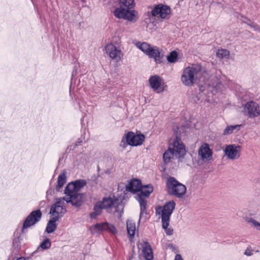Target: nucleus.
Listing matches in <instances>:
<instances>
[{"mask_svg":"<svg viewBox=\"0 0 260 260\" xmlns=\"http://www.w3.org/2000/svg\"><path fill=\"white\" fill-rule=\"evenodd\" d=\"M100 171V168L99 166H98V167H97V171H98V173H99Z\"/></svg>","mask_w":260,"mask_h":260,"instance_id":"48","label":"nucleus"},{"mask_svg":"<svg viewBox=\"0 0 260 260\" xmlns=\"http://www.w3.org/2000/svg\"><path fill=\"white\" fill-rule=\"evenodd\" d=\"M166 189L169 195L178 198H183L186 191V186L173 177L168 178L166 181Z\"/></svg>","mask_w":260,"mask_h":260,"instance_id":"4","label":"nucleus"},{"mask_svg":"<svg viewBox=\"0 0 260 260\" xmlns=\"http://www.w3.org/2000/svg\"><path fill=\"white\" fill-rule=\"evenodd\" d=\"M51 243L49 238H46L43 240L42 242L39 245L38 249L41 248L43 250L49 249L51 247Z\"/></svg>","mask_w":260,"mask_h":260,"instance_id":"31","label":"nucleus"},{"mask_svg":"<svg viewBox=\"0 0 260 260\" xmlns=\"http://www.w3.org/2000/svg\"><path fill=\"white\" fill-rule=\"evenodd\" d=\"M171 149L176 158L183 157L185 154L184 145L182 143L180 144L177 140L174 142Z\"/></svg>","mask_w":260,"mask_h":260,"instance_id":"15","label":"nucleus"},{"mask_svg":"<svg viewBox=\"0 0 260 260\" xmlns=\"http://www.w3.org/2000/svg\"><path fill=\"white\" fill-rule=\"evenodd\" d=\"M153 188L151 184H147L143 185L138 191L136 196H141V198H148L150 194L153 192Z\"/></svg>","mask_w":260,"mask_h":260,"instance_id":"19","label":"nucleus"},{"mask_svg":"<svg viewBox=\"0 0 260 260\" xmlns=\"http://www.w3.org/2000/svg\"><path fill=\"white\" fill-rule=\"evenodd\" d=\"M149 58H153L156 63L163 61V55L160 54L159 49L156 46L151 47L146 54Z\"/></svg>","mask_w":260,"mask_h":260,"instance_id":"14","label":"nucleus"},{"mask_svg":"<svg viewBox=\"0 0 260 260\" xmlns=\"http://www.w3.org/2000/svg\"><path fill=\"white\" fill-rule=\"evenodd\" d=\"M135 199L138 201L140 206V213L139 220V222H140L143 215L148 214L147 212V202L146 198H141V196H136Z\"/></svg>","mask_w":260,"mask_h":260,"instance_id":"20","label":"nucleus"},{"mask_svg":"<svg viewBox=\"0 0 260 260\" xmlns=\"http://www.w3.org/2000/svg\"><path fill=\"white\" fill-rule=\"evenodd\" d=\"M167 247L172 250V251L177 253L179 252L177 247L173 244L170 243L168 245Z\"/></svg>","mask_w":260,"mask_h":260,"instance_id":"37","label":"nucleus"},{"mask_svg":"<svg viewBox=\"0 0 260 260\" xmlns=\"http://www.w3.org/2000/svg\"><path fill=\"white\" fill-rule=\"evenodd\" d=\"M129 260H131V259H129Z\"/></svg>","mask_w":260,"mask_h":260,"instance_id":"50","label":"nucleus"},{"mask_svg":"<svg viewBox=\"0 0 260 260\" xmlns=\"http://www.w3.org/2000/svg\"><path fill=\"white\" fill-rule=\"evenodd\" d=\"M106 53L109 54V56L112 59H117L118 57L120 59V54L121 51L118 49L115 45L112 44L107 45L105 47Z\"/></svg>","mask_w":260,"mask_h":260,"instance_id":"17","label":"nucleus"},{"mask_svg":"<svg viewBox=\"0 0 260 260\" xmlns=\"http://www.w3.org/2000/svg\"><path fill=\"white\" fill-rule=\"evenodd\" d=\"M136 46L138 48H139L142 52H143L146 54H147L149 49L151 47L149 44L146 42L141 43L139 42L137 43Z\"/></svg>","mask_w":260,"mask_h":260,"instance_id":"30","label":"nucleus"},{"mask_svg":"<svg viewBox=\"0 0 260 260\" xmlns=\"http://www.w3.org/2000/svg\"><path fill=\"white\" fill-rule=\"evenodd\" d=\"M82 143V140L81 139H79L78 141L75 143V146L81 145Z\"/></svg>","mask_w":260,"mask_h":260,"instance_id":"43","label":"nucleus"},{"mask_svg":"<svg viewBox=\"0 0 260 260\" xmlns=\"http://www.w3.org/2000/svg\"><path fill=\"white\" fill-rule=\"evenodd\" d=\"M248 222L251 223L256 229L260 231V223L252 218H250Z\"/></svg>","mask_w":260,"mask_h":260,"instance_id":"35","label":"nucleus"},{"mask_svg":"<svg viewBox=\"0 0 260 260\" xmlns=\"http://www.w3.org/2000/svg\"><path fill=\"white\" fill-rule=\"evenodd\" d=\"M86 2V0H74V3L76 5L79 6L81 4L82 5V7H85V5H84Z\"/></svg>","mask_w":260,"mask_h":260,"instance_id":"38","label":"nucleus"},{"mask_svg":"<svg viewBox=\"0 0 260 260\" xmlns=\"http://www.w3.org/2000/svg\"><path fill=\"white\" fill-rule=\"evenodd\" d=\"M175 260H183L182 256L180 254H177L175 257Z\"/></svg>","mask_w":260,"mask_h":260,"instance_id":"42","label":"nucleus"},{"mask_svg":"<svg viewBox=\"0 0 260 260\" xmlns=\"http://www.w3.org/2000/svg\"><path fill=\"white\" fill-rule=\"evenodd\" d=\"M183 1H184V0H179V1H181V2Z\"/></svg>","mask_w":260,"mask_h":260,"instance_id":"49","label":"nucleus"},{"mask_svg":"<svg viewBox=\"0 0 260 260\" xmlns=\"http://www.w3.org/2000/svg\"><path fill=\"white\" fill-rule=\"evenodd\" d=\"M142 186L141 181L139 179H132L125 186L126 190L132 193L138 192Z\"/></svg>","mask_w":260,"mask_h":260,"instance_id":"16","label":"nucleus"},{"mask_svg":"<svg viewBox=\"0 0 260 260\" xmlns=\"http://www.w3.org/2000/svg\"><path fill=\"white\" fill-rule=\"evenodd\" d=\"M105 173L106 174H110L111 173V170L107 169L105 171Z\"/></svg>","mask_w":260,"mask_h":260,"instance_id":"46","label":"nucleus"},{"mask_svg":"<svg viewBox=\"0 0 260 260\" xmlns=\"http://www.w3.org/2000/svg\"><path fill=\"white\" fill-rule=\"evenodd\" d=\"M171 10L169 6L159 4L154 5L151 12L146 13V16L150 18V17H156L159 15L161 19H169L170 17Z\"/></svg>","mask_w":260,"mask_h":260,"instance_id":"6","label":"nucleus"},{"mask_svg":"<svg viewBox=\"0 0 260 260\" xmlns=\"http://www.w3.org/2000/svg\"><path fill=\"white\" fill-rule=\"evenodd\" d=\"M149 82L151 87L157 92L163 91V89H160L161 85V79L157 75L152 76L149 79Z\"/></svg>","mask_w":260,"mask_h":260,"instance_id":"18","label":"nucleus"},{"mask_svg":"<svg viewBox=\"0 0 260 260\" xmlns=\"http://www.w3.org/2000/svg\"><path fill=\"white\" fill-rule=\"evenodd\" d=\"M145 139L143 134L136 135L133 132H128L122 138L120 146L125 148L128 145L131 146H137L142 144Z\"/></svg>","mask_w":260,"mask_h":260,"instance_id":"5","label":"nucleus"},{"mask_svg":"<svg viewBox=\"0 0 260 260\" xmlns=\"http://www.w3.org/2000/svg\"><path fill=\"white\" fill-rule=\"evenodd\" d=\"M175 156V154L173 152L171 147L170 145L168 149L166 150L163 154V160L165 164L169 163L172 158Z\"/></svg>","mask_w":260,"mask_h":260,"instance_id":"26","label":"nucleus"},{"mask_svg":"<svg viewBox=\"0 0 260 260\" xmlns=\"http://www.w3.org/2000/svg\"><path fill=\"white\" fill-rule=\"evenodd\" d=\"M65 197L62 200L67 203H71L72 206L79 207L85 201V194L83 193L75 192L73 193H64Z\"/></svg>","mask_w":260,"mask_h":260,"instance_id":"7","label":"nucleus"},{"mask_svg":"<svg viewBox=\"0 0 260 260\" xmlns=\"http://www.w3.org/2000/svg\"><path fill=\"white\" fill-rule=\"evenodd\" d=\"M143 253L146 260H153V252L152 249L149 245L143 247Z\"/></svg>","mask_w":260,"mask_h":260,"instance_id":"27","label":"nucleus"},{"mask_svg":"<svg viewBox=\"0 0 260 260\" xmlns=\"http://www.w3.org/2000/svg\"><path fill=\"white\" fill-rule=\"evenodd\" d=\"M92 228L99 232L106 231L112 235H116L117 233V230L115 226L107 222L98 223L92 226Z\"/></svg>","mask_w":260,"mask_h":260,"instance_id":"12","label":"nucleus"},{"mask_svg":"<svg viewBox=\"0 0 260 260\" xmlns=\"http://www.w3.org/2000/svg\"><path fill=\"white\" fill-rule=\"evenodd\" d=\"M99 215L100 214L94 211L91 212L89 214V216L91 219H96Z\"/></svg>","mask_w":260,"mask_h":260,"instance_id":"41","label":"nucleus"},{"mask_svg":"<svg viewBox=\"0 0 260 260\" xmlns=\"http://www.w3.org/2000/svg\"><path fill=\"white\" fill-rule=\"evenodd\" d=\"M242 147L240 145L231 144L226 146L224 150L225 155L230 159L238 158L240 156V150Z\"/></svg>","mask_w":260,"mask_h":260,"instance_id":"11","label":"nucleus"},{"mask_svg":"<svg viewBox=\"0 0 260 260\" xmlns=\"http://www.w3.org/2000/svg\"><path fill=\"white\" fill-rule=\"evenodd\" d=\"M119 7L113 11L114 16L118 19H123L132 22H136L139 19L138 13L131 10L134 6V0H119Z\"/></svg>","mask_w":260,"mask_h":260,"instance_id":"1","label":"nucleus"},{"mask_svg":"<svg viewBox=\"0 0 260 260\" xmlns=\"http://www.w3.org/2000/svg\"><path fill=\"white\" fill-rule=\"evenodd\" d=\"M17 260H25V258L24 257H20Z\"/></svg>","mask_w":260,"mask_h":260,"instance_id":"47","label":"nucleus"},{"mask_svg":"<svg viewBox=\"0 0 260 260\" xmlns=\"http://www.w3.org/2000/svg\"><path fill=\"white\" fill-rule=\"evenodd\" d=\"M244 254L247 256H251L253 254V251L247 248L244 252Z\"/></svg>","mask_w":260,"mask_h":260,"instance_id":"40","label":"nucleus"},{"mask_svg":"<svg viewBox=\"0 0 260 260\" xmlns=\"http://www.w3.org/2000/svg\"><path fill=\"white\" fill-rule=\"evenodd\" d=\"M126 229L127 234L130 240H132L135 236L136 231V223L134 221L127 219L126 220Z\"/></svg>","mask_w":260,"mask_h":260,"instance_id":"21","label":"nucleus"},{"mask_svg":"<svg viewBox=\"0 0 260 260\" xmlns=\"http://www.w3.org/2000/svg\"><path fill=\"white\" fill-rule=\"evenodd\" d=\"M18 235V233L15 234V238L13 240V247L14 248V251H15L16 253L19 252L21 248L20 245V235Z\"/></svg>","mask_w":260,"mask_h":260,"instance_id":"28","label":"nucleus"},{"mask_svg":"<svg viewBox=\"0 0 260 260\" xmlns=\"http://www.w3.org/2000/svg\"><path fill=\"white\" fill-rule=\"evenodd\" d=\"M116 200V199L114 200L110 197L104 198L103 199V202L101 203V204L102 205L104 209H109L112 207V206L114 205V203Z\"/></svg>","mask_w":260,"mask_h":260,"instance_id":"29","label":"nucleus"},{"mask_svg":"<svg viewBox=\"0 0 260 260\" xmlns=\"http://www.w3.org/2000/svg\"><path fill=\"white\" fill-rule=\"evenodd\" d=\"M61 203V201L59 200L57 201L55 203L52 205V206H61L60 204Z\"/></svg>","mask_w":260,"mask_h":260,"instance_id":"45","label":"nucleus"},{"mask_svg":"<svg viewBox=\"0 0 260 260\" xmlns=\"http://www.w3.org/2000/svg\"><path fill=\"white\" fill-rule=\"evenodd\" d=\"M202 72V66L200 64H192L184 69L181 77V81L184 85L191 86L200 80Z\"/></svg>","mask_w":260,"mask_h":260,"instance_id":"2","label":"nucleus"},{"mask_svg":"<svg viewBox=\"0 0 260 260\" xmlns=\"http://www.w3.org/2000/svg\"><path fill=\"white\" fill-rule=\"evenodd\" d=\"M175 202L172 200L167 202L162 207L158 208L161 212L162 228L165 230L166 234L168 236H171L173 233V229L171 228H168V226L170 217L175 208Z\"/></svg>","mask_w":260,"mask_h":260,"instance_id":"3","label":"nucleus"},{"mask_svg":"<svg viewBox=\"0 0 260 260\" xmlns=\"http://www.w3.org/2000/svg\"><path fill=\"white\" fill-rule=\"evenodd\" d=\"M247 24L252 28L255 31H258L260 32V26L254 22H252Z\"/></svg>","mask_w":260,"mask_h":260,"instance_id":"36","label":"nucleus"},{"mask_svg":"<svg viewBox=\"0 0 260 260\" xmlns=\"http://www.w3.org/2000/svg\"><path fill=\"white\" fill-rule=\"evenodd\" d=\"M103 209H104V207H103L101 202H97L94 205L93 211L96 212L100 215L101 214Z\"/></svg>","mask_w":260,"mask_h":260,"instance_id":"34","label":"nucleus"},{"mask_svg":"<svg viewBox=\"0 0 260 260\" xmlns=\"http://www.w3.org/2000/svg\"><path fill=\"white\" fill-rule=\"evenodd\" d=\"M86 185V181L84 179H78L69 183L66 186L64 193H73L78 192Z\"/></svg>","mask_w":260,"mask_h":260,"instance_id":"10","label":"nucleus"},{"mask_svg":"<svg viewBox=\"0 0 260 260\" xmlns=\"http://www.w3.org/2000/svg\"><path fill=\"white\" fill-rule=\"evenodd\" d=\"M66 171L64 170L59 175L57 179V184L56 186V189L57 191L60 190V189L63 186L66 182Z\"/></svg>","mask_w":260,"mask_h":260,"instance_id":"24","label":"nucleus"},{"mask_svg":"<svg viewBox=\"0 0 260 260\" xmlns=\"http://www.w3.org/2000/svg\"><path fill=\"white\" fill-rule=\"evenodd\" d=\"M178 57V53L175 51L171 52L167 56V60L170 63H174L177 61Z\"/></svg>","mask_w":260,"mask_h":260,"instance_id":"32","label":"nucleus"},{"mask_svg":"<svg viewBox=\"0 0 260 260\" xmlns=\"http://www.w3.org/2000/svg\"><path fill=\"white\" fill-rule=\"evenodd\" d=\"M100 177V175L98 174L97 176L93 175L91 177V180L94 183V184H97L98 183V178Z\"/></svg>","mask_w":260,"mask_h":260,"instance_id":"39","label":"nucleus"},{"mask_svg":"<svg viewBox=\"0 0 260 260\" xmlns=\"http://www.w3.org/2000/svg\"><path fill=\"white\" fill-rule=\"evenodd\" d=\"M230 54V52L226 49H219L216 53V55L220 58H225L228 57Z\"/></svg>","mask_w":260,"mask_h":260,"instance_id":"33","label":"nucleus"},{"mask_svg":"<svg viewBox=\"0 0 260 260\" xmlns=\"http://www.w3.org/2000/svg\"><path fill=\"white\" fill-rule=\"evenodd\" d=\"M67 212L66 208L62 206H51L50 214L55 216H59V218L61 217Z\"/></svg>","mask_w":260,"mask_h":260,"instance_id":"22","label":"nucleus"},{"mask_svg":"<svg viewBox=\"0 0 260 260\" xmlns=\"http://www.w3.org/2000/svg\"><path fill=\"white\" fill-rule=\"evenodd\" d=\"M243 112L248 118H254L260 115L259 106L254 101H249L243 107Z\"/></svg>","mask_w":260,"mask_h":260,"instance_id":"8","label":"nucleus"},{"mask_svg":"<svg viewBox=\"0 0 260 260\" xmlns=\"http://www.w3.org/2000/svg\"><path fill=\"white\" fill-rule=\"evenodd\" d=\"M42 213L40 209L32 211L24 221L22 232L25 229L30 228L38 222L41 219Z\"/></svg>","mask_w":260,"mask_h":260,"instance_id":"9","label":"nucleus"},{"mask_svg":"<svg viewBox=\"0 0 260 260\" xmlns=\"http://www.w3.org/2000/svg\"><path fill=\"white\" fill-rule=\"evenodd\" d=\"M242 124L228 125L224 129L223 132V135L226 136L232 134L234 132H238L240 130V128Z\"/></svg>","mask_w":260,"mask_h":260,"instance_id":"25","label":"nucleus"},{"mask_svg":"<svg viewBox=\"0 0 260 260\" xmlns=\"http://www.w3.org/2000/svg\"><path fill=\"white\" fill-rule=\"evenodd\" d=\"M59 219V216H54L48 221L47 227L46 228V232L48 234L52 233L55 231L57 228L56 222Z\"/></svg>","mask_w":260,"mask_h":260,"instance_id":"23","label":"nucleus"},{"mask_svg":"<svg viewBox=\"0 0 260 260\" xmlns=\"http://www.w3.org/2000/svg\"><path fill=\"white\" fill-rule=\"evenodd\" d=\"M198 153L201 156L202 160H209L211 158L213 152L208 144L204 143L200 146Z\"/></svg>","mask_w":260,"mask_h":260,"instance_id":"13","label":"nucleus"},{"mask_svg":"<svg viewBox=\"0 0 260 260\" xmlns=\"http://www.w3.org/2000/svg\"><path fill=\"white\" fill-rule=\"evenodd\" d=\"M199 90L200 91L202 92L205 90V86L202 85H199Z\"/></svg>","mask_w":260,"mask_h":260,"instance_id":"44","label":"nucleus"}]
</instances>
